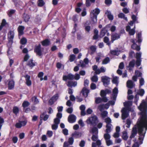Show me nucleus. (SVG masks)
Returning <instances> with one entry per match:
<instances>
[{
    "label": "nucleus",
    "instance_id": "nucleus-1",
    "mask_svg": "<svg viewBox=\"0 0 147 147\" xmlns=\"http://www.w3.org/2000/svg\"><path fill=\"white\" fill-rule=\"evenodd\" d=\"M138 108L141 111L140 116L137 122V127L139 135V140L140 144L142 143L146 131L147 130V103L143 100Z\"/></svg>",
    "mask_w": 147,
    "mask_h": 147
},
{
    "label": "nucleus",
    "instance_id": "nucleus-2",
    "mask_svg": "<svg viewBox=\"0 0 147 147\" xmlns=\"http://www.w3.org/2000/svg\"><path fill=\"white\" fill-rule=\"evenodd\" d=\"M86 122L88 124L95 126L98 122L99 121L97 117L94 116L88 118Z\"/></svg>",
    "mask_w": 147,
    "mask_h": 147
},
{
    "label": "nucleus",
    "instance_id": "nucleus-3",
    "mask_svg": "<svg viewBox=\"0 0 147 147\" xmlns=\"http://www.w3.org/2000/svg\"><path fill=\"white\" fill-rule=\"evenodd\" d=\"M34 51L36 54L39 56L42 55V50L41 45L40 44H38V45H35Z\"/></svg>",
    "mask_w": 147,
    "mask_h": 147
},
{
    "label": "nucleus",
    "instance_id": "nucleus-4",
    "mask_svg": "<svg viewBox=\"0 0 147 147\" xmlns=\"http://www.w3.org/2000/svg\"><path fill=\"white\" fill-rule=\"evenodd\" d=\"M14 33L13 31H10L9 32L8 36V45L11 46L13 42V39L14 38Z\"/></svg>",
    "mask_w": 147,
    "mask_h": 147
},
{
    "label": "nucleus",
    "instance_id": "nucleus-5",
    "mask_svg": "<svg viewBox=\"0 0 147 147\" xmlns=\"http://www.w3.org/2000/svg\"><path fill=\"white\" fill-rule=\"evenodd\" d=\"M121 117L123 120H125L129 116V111L126 108H123L121 110Z\"/></svg>",
    "mask_w": 147,
    "mask_h": 147
},
{
    "label": "nucleus",
    "instance_id": "nucleus-6",
    "mask_svg": "<svg viewBox=\"0 0 147 147\" xmlns=\"http://www.w3.org/2000/svg\"><path fill=\"white\" fill-rule=\"evenodd\" d=\"M101 81L104 85L107 86L109 84L110 78L106 76H103L101 77Z\"/></svg>",
    "mask_w": 147,
    "mask_h": 147
},
{
    "label": "nucleus",
    "instance_id": "nucleus-7",
    "mask_svg": "<svg viewBox=\"0 0 147 147\" xmlns=\"http://www.w3.org/2000/svg\"><path fill=\"white\" fill-rule=\"evenodd\" d=\"M89 63V60L88 58H85L83 61L82 60L80 61V64H78V66H80L82 68L85 67L86 65L88 64Z\"/></svg>",
    "mask_w": 147,
    "mask_h": 147
},
{
    "label": "nucleus",
    "instance_id": "nucleus-8",
    "mask_svg": "<svg viewBox=\"0 0 147 147\" xmlns=\"http://www.w3.org/2000/svg\"><path fill=\"white\" fill-rule=\"evenodd\" d=\"M27 123V121L26 120H25L22 121H19L18 122L16 123L15 126L17 128H21L22 127L25 126Z\"/></svg>",
    "mask_w": 147,
    "mask_h": 147
},
{
    "label": "nucleus",
    "instance_id": "nucleus-9",
    "mask_svg": "<svg viewBox=\"0 0 147 147\" xmlns=\"http://www.w3.org/2000/svg\"><path fill=\"white\" fill-rule=\"evenodd\" d=\"M130 41L133 43L131 46V48L134 49L136 50L137 51H139L140 49V47L139 46H138L135 43L134 39H131Z\"/></svg>",
    "mask_w": 147,
    "mask_h": 147
},
{
    "label": "nucleus",
    "instance_id": "nucleus-10",
    "mask_svg": "<svg viewBox=\"0 0 147 147\" xmlns=\"http://www.w3.org/2000/svg\"><path fill=\"white\" fill-rule=\"evenodd\" d=\"M74 75L71 74H69L67 76H64L63 77V80L66 81L67 80H73L74 79Z\"/></svg>",
    "mask_w": 147,
    "mask_h": 147
},
{
    "label": "nucleus",
    "instance_id": "nucleus-11",
    "mask_svg": "<svg viewBox=\"0 0 147 147\" xmlns=\"http://www.w3.org/2000/svg\"><path fill=\"white\" fill-rule=\"evenodd\" d=\"M76 119V117L73 114H71L69 115L68 118V122L70 123H73L75 122Z\"/></svg>",
    "mask_w": 147,
    "mask_h": 147
},
{
    "label": "nucleus",
    "instance_id": "nucleus-12",
    "mask_svg": "<svg viewBox=\"0 0 147 147\" xmlns=\"http://www.w3.org/2000/svg\"><path fill=\"white\" fill-rule=\"evenodd\" d=\"M100 95L103 98V102H107L108 99L107 98L106 96V94L105 90H102L100 92Z\"/></svg>",
    "mask_w": 147,
    "mask_h": 147
},
{
    "label": "nucleus",
    "instance_id": "nucleus-13",
    "mask_svg": "<svg viewBox=\"0 0 147 147\" xmlns=\"http://www.w3.org/2000/svg\"><path fill=\"white\" fill-rule=\"evenodd\" d=\"M120 36V35L117 33L112 34L111 36L112 42L113 43L114 40L119 38Z\"/></svg>",
    "mask_w": 147,
    "mask_h": 147
},
{
    "label": "nucleus",
    "instance_id": "nucleus-14",
    "mask_svg": "<svg viewBox=\"0 0 147 147\" xmlns=\"http://www.w3.org/2000/svg\"><path fill=\"white\" fill-rule=\"evenodd\" d=\"M24 77L26 79V84L28 86H30L32 84V82L30 80V76L27 74Z\"/></svg>",
    "mask_w": 147,
    "mask_h": 147
},
{
    "label": "nucleus",
    "instance_id": "nucleus-15",
    "mask_svg": "<svg viewBox=\"0 0 147 147\" xmlns=\"http://www.w3.org/2000/svg\"><path fill=\"white\" fill-rule=\"evenodd\" d=\"M108 31L107 29V28L105 27L102 28L100 31L99 37L100 38L103 37L106 34V33Z\"/></svg>",
    "mask_w": 147,
    "mask_h": 147
},
{
    "label": "nucleus",
    "instance_id": "nucleus-16",
    "mask_svg": "<svg viewBox=\"0 0 147 147\" xmlns=\"http://www.w3.org/2000/svg\"><path fill=\"white\" fill-rule=\"evenodd\" d=\"M137 133V128L136 127H134L133 128L132 130L131 135L130 136V138L132 139L134 138L136 135Z\"/></svg>",
    "mask_w": 147,
    "mask_h": 147
},
{
    "label": "nucleus",
    "instance_id": "nucleus-17",
    "mask_svg": "<svg viewBox=\"0 0 147 147\" xmlns=\"http://www.w3.org/2000/svg\"><path fill=\"white\" fill-rule=\"evenodd\" d=\"M118 93V88L117 87L114 88L113 91L112 96L113 97V99L114 100H116V98Z\"/></svg>",
    "mask_w": 147,
    "mask_h": 147
},
{
    "label": "nucleus",
    "instance_id": "nucleus-18",
    "mask_svg": "<svg viewBox=\"0 0 147 147\" xmlns=\"http://www.w3.org/2000/svg\"><path fill=\"white\" fill-rule=\"evenodd\" d=\"M94 34L93 36L92 39L93 40H97L99 37L98 34V31L96 28L94 29Z\"/></svg>",
    "mask_w": 147,
    "mask_h": 147
},
{
    "label": "nucleus",
    "instance_id": "nucleus-19",
    "mask_svg": "<svg viewBox=\"0 0 147 147\" xmlns=\"http://www.w3.org/2000/svg\"><path fill=\"white\" fill-rule=\"evenodd\" d=\"M135 84L131 80H128L127 82V86L129 88H132L135 86Z\"/></svg>",
    "mask_w": 147,
    "mask_h": 147
},
{
    "label": "nucleus",
    "instance_id": "nucleus-20",
    "mask_svg": "<svg viewBox=\"0 0 147 147\" xmlns=\"http://www.w3.org/2000/svg\"><path fill=\"white\" fill-rule=\"evenodd\" d=\"M25 28L24 26H20L18 28V30L19 33V35H22L24 34V30Z\"/></svg>",
    "mask_w": 147,
    "mask_h": 147
},
{
    "label": "nucleus",
    "instance_id": "nucleus-21",
    "mask_svg": "<svg viewBox=\"0 0 147 147\" xmlns=\"http://www.w3.org/2000/svg\"><path fill=\"white\" fill-rule=\"evenodd\" d=\"M89 92V91L87 89L84 88H83L81 91L82 95L85 97H86L88 95V94Z\"/></svg>",
    "mask_w": 147,
    "mask_h": 147
},
{
    "label": "nucleus",
    "instance_id": "nucleus-22",
    "mask_svg": "<svg viewBox=\"0 0 147 147\" xmlns=\"http://www.w3.org/2000/svg\"><path fill=\"white\" fill-rule=\"evenodd\" d=\"M132 102L131 101H128L123 103L124 106L126 109H129L132 105Z\"/></svg>",
    "mask_w": 147,
    "mask_h": 147
},
{
    "label": "nucleus",
    "instance_id": "nucleus-23",
    "mask_svg": "<svg viewBox=\"0 0 147 147\" xmlns=\"http://www.w3.org/2000/svg\"><path fill=\"white\" fill-rule=\"evenodd\" d=\"M105 14H107V16L108 19L110 20H112L113 19V16L111 12L107 10L105 12Z\"/></svg>",
    "mask_w": 147,
    "mask_h": 147
},
{
    "label": "nucleus",
    "instance_id": "nucleus-24",
    "mask_svg": "<svg viewBox=\"0 0 147 147\" xmlns=\"http://www.w3.org/2000/svg\"><path fill=\"white\" fill-rule=\"evenodd\" d=\"M120 52V51L118 50V48L115 50H111L110 51L111 54L113 55H118Z\"/></svg>",
    "mask_w": 147,
    "mask_h": 147
},
{
    "label": "nucleus",
    "instance_id": "nucleus-25",
    "mask_svg": "<svg viewBox=\"0 0 147 147\" xmlns=\"http://www.w3.org/2000/svg\"><path fill=\"white\" fill-rule=\"evenodd\" d=\"M41 43L42 46H47L50 45V41L48 39H46L42 41Z\"/></svg>",
    "mask_w": 147,
    "mask_h": 147
},
{
    "label": "nucleus",
    "instance_id": "nucleus-26",
    "mask_svg": "<svg viewBox=\"0 0 147 147\" xmlns=\"http://www.w3.org/2000/svg\"><path fill=\"white\" fill-rule=\"evenodd\" d=\"M77 84L76 81H69L67 82V86L68 87H75Z\"/></svg>",
    "mask_w": 147,
    "mask_h": 147
},
{
    "label": "nucleus",
    "instance_id": "nucleus-27",
    "mask_svg": "<svg viewBox=\"0 0 147 147\" xmlns=\"http://www.w3.org/2000/svg\"><path fill=\"white\" fill-rule=\"evenodd\" d=\"M82 136V133L81 132L75 131L72 134V136L76 138H78L81 137Z\"/></svg>",
    "mask_w": 147,
    "mask_h": 147
},
{
    "label": "nucleus",
    "instance_id": "nucleus-28",
    "mask_svg": "<svg viewBox=\"0 0 147 147\" xmlns=\"http://www.w3.org/2000/svg\"><path fill=\"white\" fill-rule=\"evenodd\" d=\"M106 128L105 130L106 133H110L111 131L113 126L112 124H106Z\"/></svg>",
    "mask_w": 147,
    "mask_h": 147
},
{
    "label": "nucleus",
    "instance_id": "nucleus-29",
    "mask_svg": "<svg viewBox=\"0 0 147 147\" xmlns=\"http://www.w3.org/2000/svg\"><path fill=\"white\" fill-rule=\"evenodd\" d=\"M22 18L25 22H28L30 19L29 16L27 14L24 13L23 15Z\"/></svg>",
    "mask_w": 147,
    "mask_h": 147
},
{
    "label": "nucleus",
    "instance_id": "nucleus-30",
    "mask_svg": "<svg viewBox=\"0 0 147 147\" xmlns=\"http://www.w3.org/2000/svg\"><path fill=\"white\" fill-rule=\"evenodd\" d=\"M100 10L99 9L95 8L92 11L90 15H92L96 16L100 13Z\"/></svg>",
    "mask_w": 147,
    "mask_h": 147
},
{
    "label": "nucleus",
    "instance_id": "nucleus-31",
    "mask_svg": "<svg viewBox=\"0 0 147 147\" xmlns=\"http://www.w3.org/2000/svg\"><path fill=\"white\" fill-rule=\"evenodd\" d=\"M36 63L33 62V60L32 59H30L28 61L27 65L31 68H32L36 65Z\"/></svg>",
    "mask_w": 147,
    "mask_h": 147
},
{
    "label": "nucleus",
    "instance_id": "nucleus-32",
    "mask_svg": "<svg viewBox=\"0 0 147 147\" xmlns=\"http://www.w3.org/2000/svg\"><path fill=\"white\" fill-rule=\"evenodd\" d=\"M103 102V98L100 97H96L95 98V102L96 104H98Z\"/></svg>",
    "mask_w": 147,
    "mask_h": 147
},
{
    "label": "nucleus",
    "instance_id": "nucleus-33",
    "mask_svg": "<svg viewBox=\"0 0 147 147\" xmlns=\"http://www.w3.org/2000/svg\"><path fill=\"white\" fill-rule=\"evenodd\" d=\"M122 138L124 140L126 141L127 140L128 138V136L127 135V131H123L122 132Z\"/></svg>",
    "mask_w": 147,
    "mask_h": 147
},
{
    "label": "nucleus",
    "instance_id": "nucleus-34",
    "mask_svg": "<svg viewBox=\"0 0 147 147\" xmlns=\"http://www.w3.org/2000/svg\"><path fill=\"white\" fill-rule=\"evenodd\" d=\"M46 113H43L40 116V118H42L44 121H46L47 120L49 117V115H45Z\"/></svg>",
    "mask_w": 147,
    "mask_h": 147
},
{
    "label": "nucleus",
    "instance_id": "nucleus-35",
    "mask_svg": "<svg viewBox=\"0 0 147 147\" xmlns=\"http://www.w3.org/2000/svg\"><path fill=\"white\" fill-rule=\"evenodd\" d=\"M14 86V82L13 80L10 81L8 83V89L11 90L12 89Z\"/></svg>",
    "mask_w": 147,
    "mask_h": 147
},
{
    "label": "nucleus",
    "instance_id": "nucleus-36",
    "mask_svg": "<svg viewBox=\"0 0 147 147\" xmlns=\"http://www.w3.org/2000/svg\"><path fill=\"white\" fill-rule=\"evenodd\" d=\"M105 71V68L102 66L100 69H98L96 71V74H99L100 73H103Z\"/></svg>",
    "mask_w": 147,
    "mask_h": 147
},
{
    "label": "nucleus",
    "instance_id": "nucleus-37",
    "mask_svg": "<svg viewBox=\"0 0 147 147\" xmlns=\"http://www.w3.org/2000/svg\"><path fill=\"white\" fill-rule=\"evenodd\" d=\"M118 16L119 18H123L126 21H127V18L125 17V15L123 13H120L118 14Z\"/></svg>",
    "mask_w": 147,
    "mask_h": 147
},
{
    "label": "nucleus",
    "instance_id": "nucleus-38",
    "mask_svg": "<svg viewBox=\"0 0 147 147\" xmlns=\"http://www.w3.org/2000/svg\"><path fill=\"white\" fill-rule=\"evenodd\" d=\"M38 6L39 7H42L45 4L43 0H38L37 1Z\"/></svg>",
    "mask_w": 147,
    "mask_h": 147
},
{
    "label": "nucleus",
    "instance_id": "nucleus-39",
    "mask_svg": "<svg viewBox=\"0 0 147 147\" xmlns=\"http://www.w3.org/2000/svg\"><path fill=\"white\" fill-rule=\"evenodd\" d=\"M16 11L15 9H11L8 11L7 14L9 16L11 17Z\"/></svg>",
    "mask_w": 147,
    "mask_h": 147
},
{
    "label": "nucleus",
    "instance_id": "nucleus-40",
    "mask_svg": "<svg viewBox=\"0 0 147 147\" xmlns=\"http://www.w3.org/2000/svg\"><path fill=\"white\" fill-rule=\"evenodd\" d=\"M92 134H98V128L96 127H93L92 128Z\"/></svg>",
    "mask_w": 147,
    "mask_h": 147
},
{
    "label": "nucleus",
    "instance_id": "nucleus-41",
    "mask_svg": "<svg viewBox=\"0 0 147 147\" xmlns=\"http://www.w3.org/2000/svg\"><path fill=\"white\" fill-rule=\"evenodd\" d=\"M103 41L105 43H106L107 45L110 46L111 43L109 42V38L107 36H105L103 38Z\"/></svg>",
    "mask_w": 147,
    "mask_h": 147
},
{
    "label": "nucleus",
    "instance_id": "nucleus-42",
    "mask_svg": "<svg viewBox=\"0 0 147 147\" xmlns=\"http://www.w3.org/2000/svg\"><path fill=\"white\" fill-rule=\"evenodd\" d=\"M90 17L92 19V21L94 24H95L97 23V16H96L92 15H90Z\"/></svg>",
    "mask_w": 147,
    "mask_h": 147
},
{
    "label": "nucleus",
    "instance_id": "nucleus-43",
    "mask_svg": "<svg viewBox=\"0 0 147 147\" xmlns=\"http://www.w3.org/2000/svg\"><path fill=\"white\" fill-rule=\"evenodd\" d=\"M135 64V60L133 59L129 63V67L130 68H133Z\"/></svg>",
    "mask_w": 147,
    "mask_h": 147
},
{
    "label": "nucleus",
    "instance_id": "nucleus-44",
    "mask_svg": "<svg viewBox=\"0 0 147 147\" xmlns=\"http://www.w3.org/2000/svg\"><path fill=\"white\" fill-rule=\"evenodd\" d=\"M30 105V103L26 101H24L22 104V106L24 108L28 107Z\"/></svg>",
    "mask_w": 147,
    "mask_h": 147
},
{
    "label": "nucleus",
    "instance_id": "nucleus-45",
    "mask_svg": "<svg viewBox=\"0 0 147 147\" xmlns=\"http://www.w3.org/2000/svg\"><path fill=\"white\" fill-rule=\"evenodd\" d=\"M31 99L35 104H37L39 102L38 99H37V97L36 96H34Z\"/></svg>",
    "mask_w": 147,
    "mask_h": 147
},
{
    "label": "nucleus",
    "instance_id": "nucleus-46",
    "mask_svg": "<svg viewBox=\"0 0 147 147\" xmlns=\"http://www.w3.org/2000/svg\"><path fill=\"white\" fill-rule=\"evenodd\" d=\"M98 78L97 76L94 75L91 78V80L93 82H96L98 81Z\"/></svg>",
    "mask_w": 147,
    "mask_h": 147
},
{
    "label": "nucleus",
    "instance_id": "nucleus-47",
    "mask_svg": "<svg viewBox=\"0 0 147 147\" xmlns=\"http://www.w3.org/2000/svg\"><path fill=\"white\" fill-rule=\"evenodd\" d=\"M109 133H106L104 134V137L105 139V140H108L110 139L111 138V136L109 134Z\"/></svg>",
    "mask_w": 147,
    "mask_h": 147
},
{
    "label": "nucleus",
    "instance_id": "nucleus-48",
    "mask_svg": "<svg viewBox=\"0 0 147 147\" xmlns=\"http://www.w3.org/2000/svg\"><path fill=\"white\" fill-rule=\"evenodd\" d=\"M141 33H138L137 37L138 38V42L140 43L142 42V39L141 38Z\"/></svg>",
    "mask_w": 147,
    "mask_h": 147
},
{
    "label": "nucleus",
    "instance_id": "nucleus-49",
    "mask_svg": "<svg viewBox=\"0 0 147 147\" xmlns=\"http://www.w3.org/2000/svg\"><path fill=\"white\" fill-rule=\"evenodd\" d=\"M110 61V59L109 57H106L102 61V64H105L107 63Z\"/></svg>",
    "mask_w": 147,
    "mask_h": 147
},
{
    "label": "nucleus",
    "instance_id": "nucleus-50",
    "mask_svg": "<svg viewBox=\"0 0 147 147\" xmlns=\"http://www.w3.org/2000/svg\"><path fill=\"white\" fill-rule=\"evenodd\" d=\"M27 42V39L25 38H22L20 41V43L22 45H25L26 44Z\"/></svg>",
    "mask_w": 147,
    "mask_h": 147
},
{
    "label": "nucleus",
    "instance_id": "nucleus-51",
    "mask_svg": "<svg viewBox=\"0 0 147 147\" xmlns=\"http://www.w3.org/2000/svg\"><path fill=\"white\" fill-rule=\"evenodd\" d=\"M105 121L107 124H111V120L109 117H107L105 119Z\"/></svg>",
    "mask_w": 147,
    "mask_h": 147
},
{
    "label": "nucleus",
    "instance_id": "nucleus-52",
    "mask_svg": "<svg viewBox=\"0 0 147 147\" xmlns=\"http://www.w3.org/2000/svg\"><path fill=\"white\" fill-rule=\"evenodd\" d=\"M7 23L6 22V20L5 19L2 20L0 27H1V30L3 27L6 25Z\"/></svg>",
    "mask_w": 147,
    "mask_h": 147
},
{
    "label": "nucleus",
    "instance_id": "nucleus-53",
    "mask_svg": "<svg viewBox=\"0 0 147 147\" xmlns=\"http://www.w3.org/2000/svg\"><path fill=\"white\" fill-rule=\"evenodd\" d=\"M98 134H92V140L93 141H96L98 139Z\"/></svg>",
    "mask_w": 147,
    "mask_h": 147
},
{
    "label": "nucleus",
    "instance_id": "nucleus-54",
    "mask_svg": "<svg viewBox=\"0 0 147 147\" xmlns=\"http://www.w3.org/2000/svg\"><path fill=\"white\" fill-rule=\"evenodd\" d=\"M13 111L14 113L17 115L19 111V110L18 107H13Z\"/></svg>",
    "mask_w": 147,
    "mask_h": 147
},
{
    "label": "nucleus",
    "instance_id": "nucleus-55",
    "mask_svg": "<svg viewBox=\"0 0 147 147\" xmlns=\"http://www.w3.org/2000/svg\"><path fill=\"white\" fill-rule=\"evenodd\" d=\"M74 141V138L72 137H71L69 138L68 142L69 143V145H71L73 144Z\"/></svg>",
    "mask_w": 147,
    "mask_h": 147
},
{
    "label": "nucleus",
    "instance_id": "nucleus-56",
    "mask_svg": "<svg viewBox=\"0 0 147 147\" xmlns=\"http://www.w3.org/2000/svg\"><path fill=\"white\" fill-rule=\"evenodd\" d=\"M4 122V119L1 117H0V130H1L3 123Z\"/></svg>",
    "mask_w": 147,
    "mask_h": 147
},
{
    "label": "nucleus",
    "instance_id": "nucleus-57",
    "mask_svg": "<svg viewBox=\"0 0 147 147\" xmlns=\"http://www.w3.org/2000/svg\"><path fill=\"white\" fill-rule=\"evenodd\" d=\"M105 105L103 104H100L98 105V109L100 111H102L104 109Z\"/></svg>",
    "mask_w": 147,
    "mask_h": 147
},
{
    "label": "nucleus",
    "instance_id": "nucleus-58",
    "mask_svg": "<svg viewBox=\"0 0 147 147\" xmlns=\"http://www.w3.org/2000/svg\"><path fill=\"white\" fill-rule=\"evenodd\" d=\"M144 92H145L143 89H141L139 90L138 94L140 96H142L144 94Z\"/></svg>",
    "mask_w": 147,
    "mask_h": 147
},
{
    "label": "nucleus",
    "instance_id": "nucleus-59",
    "mask_svg": "<svg viewBox=\"0 0 147 147\" xmlns=\"http://www.w3.org/2000/svg\"><path fill=\"white\" fill-rule=\"evenodd\" d=\"M135 54L134 52L133 51H131L129 53V57L131 58H133L135 57Z\"/></svg>",
    "mask_w": 147,
    "mask_h": 147
},
{
    "label": "nucleus",
    "instance_id": "nucleus-60",
    "mask_svg": "<svg viewBox=\"0 0 147 147\" xmlns=\"http://www.w3.org/2000/svg\"><path fill=\"white\" fill-rule=\"evenodd\" d=\"M135 74L137 77H141L142 73L136 70L135 71Z\"/></svg>",
    "mask_w": 147,
    "mask_h": 147
},
{
    "label": "nucleus",
    "instance_id": "nucleus-61",
    "mask_svg": "<svg viewBox=\"0 0 147 147\" xmlns=\"http://www.w3.org/2000/svg\"><path fill=\"white\" fill-rule=\"evenodd\" d=\"M107 112L106 111H105L101 113V115L102 118H105L107 116Z\"/></svg>",
    "mask_w": 147,
    "mask_h": 147
},
{
    "label": "nucleus",
    "instance_id": "nucleus-62",
    "mask_svg": "<svg viewBox=\"0 0 147 147\" xmlns=\"http://www.w3.org/2000/svg\"><path fill=\"white\" fill-rule=\"evenodd\" d=\"M135 27H134V28L131 29L129 32V34L130 35H134L135 33Z\"/></svg>",
    "mask_w": 147,
    "mask_h": 147
},
{
    "label": "nucleus",
    "instance_id": "nucleus-63",
    "mask_svg": "<svg viewBox=\"0 0 147 147\" xmlns=\"http://www.w3.org/2000/svg\"><path fill=\"white\" fill-rule=\"evenodd\" d=\"M30 56L28 54H26L24 56V61H26L29 59Z\"/></svg>",
    "mask_w": 147,
    "mask_h": 147
},
{
    "label": "nucleus",
    "instance_id": "nucleus-64",
    "mask_svg": "<svg viewBox=\"0 0 147 147\" xmlns=\"http://www.w3.org/2000/svg\"><path fill=\"white\" fill-rule=\"evenodd\" d=\"M58 94H56L53 96L51 98V99L52 100L54 101L55 102L58 99Z\"/></svg>",
    "mask_w": 147,
    "mask_h": 147
}]
</instances>
